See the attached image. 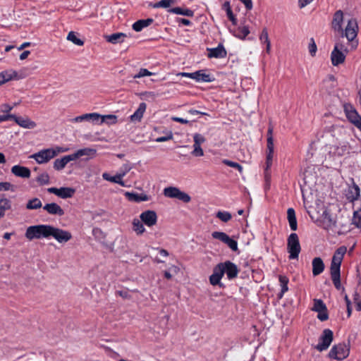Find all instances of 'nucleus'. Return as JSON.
<instances>
[{
	"label": "nucleus",
	"instance_id": "1",
	"mask_svg": "<svg viewBox=\"0 0 361 361\" xmlns=\"http://www.w3.org/2000/svg\"><path fill=\"white\" fill-rule=\"evenodd\" d=\"M343 21V13L341 10L336 11L331 22V27L334 31L338 32L341 35V38L346 37L350 50L357 48L358 40L357 39L358 26L357 20L351 18L348 21V24L343 30L342 23Z\"/></svg>",
	"mask_w": 361,
	"mask_h": 361
},
{
	"label": "nucleus",
	"instance_id": "2",
	"mask_svg": "<svg viewBox=\"0 0 361 361\" xmlns=\"http://www.w3.org/2000/svg\"><path fill=\"white\" fill-rule=\"evenodd\" d=\"M239 273L238 267L231 261L216 264L213 269V273L209 276V282L212 286H219L224 287V284L221 282V279L224 274H226L229 280L235 279Z\"/></svg>",
	"mask_w": 361,
	"mask_h": 361
},
{
	"label": "nucleus",
	"instance_id": "3",
	"mask_svg": "<svg viewBox=\"0 0 361 361\" xmlns=\"http://www.w3.org/2000/svg\"><path fill=\"white\" fill-rule=\"evenodd\" d=\"M273 128L269 127L267 130V156H266V166L264 168V178L266 182H269L271 179L270 169L273 162V157L274 154V145L273 138Z\"/></svg>",
	"mask_w": 361,
	"mask_h": 361
},
{
	"label": "nucleus",
	"instance_id": "4",
	"mask_svg": "<svg viewBox=\"0 0 361 361\" xmlns=\"http://www.w3.org/2000/svg\"><path fill=\"white\" fill-rule=\"evenodd\" d=\"M52 226L40 224L29 226L25 232V237L32 240L33 239L47 238L50 237Z\"/></svg>",
	"mask_w": 361,
	"mask_h": 361
},
{
	"label": "nucleus",
	"instance_id": "5",
	"mask_svg": "<svg viewBox=\"0 0 361 361\" xmlns=\"http://www.w3.org/2000/svg\"><path fill=\"white\" fill-rule=\"evenodd\" d=\"M287 250L289 253V259H298L301 251L299 238L297 233H292L287 239Z\"/></svg>",
	"mask_w": 361,
	"mask_h": 361
},
{
	"label": "nucleus",
	"instance_id": "6",
	"mask_svg": "<svg viewBox=\"0 0 361 361\" xmlns=\"http://www.w3.org/2000/svg\"><path fill=\"white\" fill-rule=\"evenodd\" d=\"M350 349L345 343L334 345L329 353V357L331 359L342 360L349 355Z\"/></svg>",
	"mask_w": 361,
	"mask_h": 361
},
{
	"label": "nucleus",
	"instance_id": "7",
	"mask_svg": "<svg viewBox=\"0 0 361 361\" xmlns=\"http://www.w3.org/2000/svg\"><path fill=\"white\" fill-rule=\"evenodd\" d=\"M333 340V331L329 329H325L323 330L322 335L319 338V343L315 346V348L319 352L326 350V349L329 348Z\"/></svg>",
	"mask_w": 361,
	"mask_h": 361
},
{
	"label": "nucleus",
	"instance_id": "8",
	"mask_svg": "<svg viewBox=\"0 0 361 361\" xmlns=\"http://www.w3.org/2000/svg\"><path fill=\"white\" fill-rule=\"evenodd\" d=\"M56 156V153L54 152V149L53 148H49L33 154L30 156V158L34 159L38 164H41L48 162Z\"/></svg>",
	"mask_w": 361,
	"mask_h": 361
},
{
	"label": "nucleus",
	"instance_id": "9",
	"mask_svg": "<svg viewBox=\"0 0 361 361\" xmlns=\"http://www.w3.org/2000/svg\"><path fill=\"white\" fill-rule=\"evenodd\" d=\"M214 239L219 240L225 243L233 251H238V243L236 240L231 238L226 233L221 231H214L212 233Z\"/></svg>",
	"mask_w": 361,
	"mask_h": 361
},
{
	"label": "nucleus",
	"instance_id": "10",
	"mask_svg": "<svg viewBox=\"0 0 361 361\" xmlns=\"http://www.w3.org/2000/svg\"><path fill=\"white\" fill-rule=\"evenodd\" d=\"M53 237L59 243H66L72 238V234L68 231L52 226L50 237Z\"/></svg>",
	"mask_w": 361,
	"mask_h": 361
},
{
	"label": "nucleus",
	"instance_id": "11",
	"mask_svg": "<svg viewBox=\"0 0 361 361\" xmlns=\"http://www.w3.org/2000/svg\"><path fill=\"white\" fill-rule=\"evenodd\" d=\"M345 112L348 121L361 132V116L351 106H345Z\"/></svg>",
	"mask_w": 361,
	"mask_h": 361
},
{
	"label": "nucleus",
	"instance_id": "12",
	"mask_svg": "<svg viewBox=\"0 0 361 361\" xmlns=\"http://www.w3.org/2000/svg\"><path fill=\"white\" fill-rule=\"evenodd\" d=\"M47 191L63 199L72 197L75 192L74 188L68 187H61L60 188L53 187L48 188Z\"/></svg>",
	"mask_w": 361,
	"mask_h": 361
},
{
	"label": "nucleus",
	"instance_id": "13",
	"mask_svg": "<svg viewBox=\"0 0 361 361\" xmlns=\"http://www.w3.org/2000/svg\"><path fill=\"white\" fill-rule=\"evenodd\" d=\"M140 219L148 227H152L157 224V214L153 210H146L140 215Z\"/></svg>",
	"mask_w": 361,
	"mask_h": 361
},
{
	"label": "nucleus",
	"instance_id": "14",
	"mask_svg": "<svg viewBox=\"0 0 361 361\" xmlns=\"http://www.w3.org/2000/svg\"><path fill=\"white\" fill-rule=\"evenodd\" d=\"M101 118V115L98 113H89L76 116L70 120L72 123H81L84 121L98 123Z\"/></svg>",
	"mask_w": 361,
	"mask_h": 361
},
{
	"label": "nucleus",
	"instance_id": "15",
	"mask_svg": "<svg viewBox=\"0 0 361 361\" xmlns=\"http://www.w3.org/2000/svg\"><path fill=\"white\" fill-rule=\"evenodd\" d=\"M12 120H13L19 126L25 129H33L37 126V123L29 118L27 116H16L13 114Z\"/></svg>",
	"mask_w": 361,
	"mask_h": 361
},
{
	"label": "nucleus",
	"instance_id": "16",
	"mask_svg": "<svg viewBox=\"0 0 361 361\" xmlns=\"http://www.w3.org/2000/svg\"><path fill=\"white\" fill-rule=\"evenodd\" d=\"M352 185L348 186L345 194L347 200L350 202L357 200L360 197V192L359 186L354 182L353 179H352Z\"/></svg>",
	"mask_w": 361,
	"mask_h": 361
},
{
	"label": "nucleus",
	"instance_id": "17",
	"mask_svg": "<svg viewBox=\"0 0 361 361\" xmlns=\"http://www.w3.org/2000/svg\"><path fill=\"white\" fill-rule=\"evenodd\" d=\"M207 51H208L207 56L210 59H222L227 55V51L222 44H219L216 48H207Z\"/></svg>",
	"mask_w": 361,
	"mask_h": 361
},
{
	"label": "nucleus",
	"instance_id": "18",
	"mask_svg": "<svg viewBox=\"0 0 361 361\" xmlns=\"http://www.w3.org/2000/svg\"><path fill=\"white\" fill-rule=\"evenodd\" d=\"M11 173L16 176L28 178L31 175L30 170L25 166L15 165L11 168Z\"/></svg>",
	"mask_w": 361,
	"mask_h": 361
},
{
	"label": "nucleus",
	"instance_id": "19",
	"mask_svg": "<svg viewBox=\"0 0 361 361\" xmlns=\"http://www.w3.org/2000/svg\"><path fill=\"white\" fill-rule=\"evenodd\" d=\"M43 209L46 210L49 214L52 215H58L61 216L64 214V211L63 209L56 203H49L46 204Z\"/></svg>",
	"mask_w": 361,
	"mask_h": 361
},
{
	"label": "nucleus",
	"instance_id": "20",
	"mask_svg": "<svg viewBox=\"0 0 361 361\" xmlns=\"http://www.w3.org/2000/svg\"><path fill=\"white\" fill-rule=\"evenodd\" d=\"M341 51H338L337 49H334L331 54V63L334 66H338L339 64L343 63L345 59V54Z\"/></svg>",
	"mask_w": 361,
	"mask_h": 361
},
{
	"label": "nucleus",
	"instance_id": "21",
	"mask_svg": "<svg viewBox=\"0 0 361 361\" xmlns=\"http://www.w3.org/2000/svg\"><path fill=\"white\" fill-rule=\"evenodd\" d=\"M312 274L316 276L322 274L324 270V264L322 258L315 257L312 259Z\"/></svg>",
	"mask_w": 361,
	"mask_h": 361
},
{
	"label": "nucleus",
	"instance_id": "22",
	"mask_svg": "<svg viewBox=\"0 0 361 361\" xmlns=\"http://www.w3.org/2000/svg\"><path fill=\"white\" fill-rule=\"evenodd\" d=\"M192 78L197 82H212L214 80V78L212 77L211 75L207 74L204 71L200 70L192 73Z\"/></svg>",
	"mask_w": 361,
	"mask_h": 361
},
{
	"label": "nucleus",
	"instance_id": "23",
	"mask_svg": "<svg viewBox=\"0 0 361 361\" xmlns=\"http://www.w3.org/2000/svg\"><path fill=\"white\" fill-rule=\"evenodd\" d=\"M125 196L129 201L135 202H140L142 201H147L149 200V197L143 193L137 194L135 192H126L125 193Z\"/></svg>",
	"mask_w": 361,
	"mask_h": 361
},
{
	"label": "nucleus",
	"instance_id": "24",
	"mask_svg": "<svg viewBox=\"0 0 361 361\" xmlns=\"http://www.w3.org/2000/svg\"><path fill=\"white\" fill-rule=\"evenodd\" d=\"M126 37L127 35L125 33L116 32L110 35H106L104 38L108 42L115 44L123 42Z\"/></svg>",
	"mask_w": 361,
	"mask_h": 361
},
{
	"label": "nucleus",
	"instance_id": "25",
	"mask_svg": "<svg viewBox=\"0 0 361 361\" xmlns=\"http://www.w3.org/2000/svg\"><path fill=\"white\" fill-rule=\"evenodd\" d=\"M71 161H73L71 154L64 156L61 159H56L54 162V168L57 171L62 170Z\"/></svg>",
	"mask_w": 361,
	"mask_h": 361
},
{
	"label": "nucleus",
	"instance_id": "26",
	"mask_svg": "<svg viewBox=\"0 0 361 361\" xmlns=\"http://www.w3.org/2000/svg\"><path fill=\"white\" fill-rule=\"evenodd\" d=\"M287 219L289 223L290 228L292 231H295L298 228L297 219L294 209L288 208L287 210Z\"/></svg>",
	"mask_w": 361,
	"mask_h": 361
},
{
	"label": "nucleus",
	"instance_id": "27",
	"mask_svg": "<svg viewBox=\"0 0 361 361\" xmlns=\"http://www.w3.org/2000/svg\"><path fill=\"white\" fill-rule=\"evenodd\" d=\"M146 108L147 105L145 102L140 103L137 109L133 115L130 116V121L134 122L140 121L146 110Z\"/></svg>",
	"mask_w": 361,
	"mask_h": 361
},
{
	"label": "nucleus",
	"instance_id": "28",
	"mask_svg": "<svg viewBox=\"0 0 361 361\" xmlns=\"http://www.w3.org/2000/svg\"><path fill=\"white\" fill-rule=\"evenodd\" d=\"M153 21L152 18L139 20L133 23V29L136 32H140L143 28L150 25Z\"/></svg>",
	"mask_w": 361,
	"mask_h": 361
},
{
	"label": "nucleus",
	"instance_id": "29",
	"mask_svg": "<svg viewBox=\"0 0 361 361\" xmlns=\"http://www.w3.org/2000/svg\"><path fill=\"white\" fill-rule=\"evenodd\" d=\"M96 149L92 148H84L78 149L76 152L72 154V157L73 160H75L78 158H80L83 156H90L92 157L96 154Z\"/></svg>",
	"mask_w": 361,
	"mask_h": 361
},
{
	"label": "nucleus",
	"instance_id": "30",
	"mask_svg": "<svg viewBox=\"0 0 361 361\" xmlns=\"http://www.w3.org/2000/svg\"><path fill=\"white\" fill-rule=\"evenodd\" d=\"M126 173H123L121 174H117L114 176H111L107 173H104L102 174V177L104 180H109L112 183H118L121 186H125L124 182L122 180V178L125 176Z\"/></svg>",
	"mask_w": 361,
	"mask_h": 361
},
{
	"label": "nucleus",
	"instance_id": "31",
	"mask_svg": "<svg viewBox=\"0 0 361 361\" xmlns=\"http://www.w3.org/2000/svg\"><path fill=\"white\" fill-rule=\"evenodd\" d=\"M259 40L261 41L262 43H264L266 44V52L269 54L270 49H271V42L269 39L267 29L266 27H264L262 30V31L259 35Z\"/></svg>",
	"mask_w": 361,
	"mask_h": 361
},
{
	"label": "nucleus",
	"instance_id": "32",
	"mask_svg": "<svg viewBox=\"0 0 361 361\" xmlns=\"http://www.w3.org/2000/svg\"><path fill=\"white\" fill-rule=\"evenodd\" d=\"M144 223L137 219H134L132 222L133 230L136 233L137 235H140L145 232L144 227Z\"/></svg>",
	"mask_w": 361,
	"mask_h": 361
},
{
	"label": "nucleus",
	"instance_id": "33",
	"mask_svg": "<svg viewBox=\"0 0 361 361\" xmlns=\"http://www.w3.org/2000/svg\"><path fill=\"white\" fill-rule=\"evenodd\" d=\"M222 8L226 12V15L228 19L232 22L233 25H236L237 19L235 17L234 14L233 13L230 2L228 1H225L222 6Z\"/></svg>",
	"mask_w": 361,
	"mask_h": 361
},
{
	"label": "nucleus",
	"instance_id": "34",
	"mask_svg": "<svg viewBox=\"0 0 361 361\" xmlns=\"http://www.w3.org/2000/svg\"><path fill=\"white\" fill-rule=\"evenodd\" d=\"M169 11L173 13L185 16L188 17H192L194 15L193 11L188 8H182L180 7L172 8Z\"/></svg>",
	"mask_w": 361,
	"mask_h": 361
},
{
	"label": "nucleus",
	"instance_id": "35",
	"mask_svg": "<svg viewBox=\"0 0 361 361\" xmlns=\"http://www.w3.org/2000/svg\"><path fill=\"white\" fill-rule=\"evenodd\" d=\"M279 282H280L281 286V293L279 294V298H281L283 297V294L286 292H287L288 290V283L289 279L286 276L280 275L279 276Z\"/></svg>",
	"mask_w": 361,
	"mask_h": 361
},
{
	"label": "nucleus",
	"instance_id": "36",
	"mask_svg": "<svg viewBox=\"0 0 361 361\" xmlns=\"http://www.w3.org/2000/svg\"><path fill=\"white\" fill-rule=\"evenodd\" d=\"M17 75V73L16 71L11 72H2L0 73V85L4 84L5 82L12 80L16 78Z\"/></svg>",
	"mask_w": 361,
	"mask_h": 361
},
{
	"label": "nucleus",
	"instance_id": "37",
	"mask_svg": "<svg viewBox=\"0 0 361 361\" xmlns=\"http://www.w3.org/2000/svg\"><path fill=\"white\" fill-rule=\"evenodd\" d=\"M342 260L343 259L338 258V257L333 256L330 267L331 273L341 272L340 269Z\"/></svg>",
	"mask_w": 361,
	"mask_h": 361
},
{
	"label": "nucleus",
	"instance_id": "38",
	"mask_svg": "<svg viewBox=\"0 0 361 361\" xmlns=\"http://www.w3.org/2000/svg\"><path fill=\"white\" fill-rule=\"evenodd\" d=\"M106 123L108 125H112L117 123V116L113 114L102 116L98 123Z\"/></svg>",
	"mask_w": 361,
	"mask_h": 361
},
{
	"label": "nucleus",
	"instance_id": "39",
	"mask_svg": "<svg viewBox=\"0 0 361 361\" xmlns=\"http://www.w3.org/2000/svg\"><path fill=\"white\" fill-rule=\"evenodd\" d=\"M180 191V190L178 188L169 187L164 189V194L166 197L178 199Z\"/></svg>",
	"mask_w": 361,
	"mask_h": 361
},
{
	"label": "nucleus",
	"instance_id": "40",
	"mask_svg": "<svg viewBox=\"0 0 361 361\" xmlns=\"http://www.w3.org/2000/svg\"><path fill=\"white\" fill-rule=\"evenodd\" d=\"M250 30L247 26L239 27L234 32V35L241 39H245L249 35Z\"/></svg>",
	"mask_w": 361,
	"mask_h": 361
},
{
	"label": "nucleus",
	"instance_id": "41",
	"mask_svg": "<svg viewBox=\"0 0 361 361\" xmlns=\"http://www.w3.org/2000/svg\"><path fill=\"white\" fill-rule=\"evenodd\" d=\"M11 202L7 198L0 199V213L2 214V216H5V212L11 209Z\"/></svg>",
	"mask_w": 361,
	"mask_h": 361
},
{
	"label": "nucleus",
	"instance_id": "42",
	"mask_svg": "<svg viewBox=\"0 0 361 361\" xmlns=\"http://www.w3.org/2000/svg\"><path fill=\"white\" fill-rule=\"evenodd\" d=\"M42 206V202L39 198L35 197L32 200H30L27 204V209H37L41 208Z\"/></svg>",
	"mask_w": 361,
	"mask_h": 361
},
{
	"label": "nucleus",
	"instance_id": "43",
	"mask_svg": "<svg viewBox=\"0 0 361 361\" xmlns=\"http://www.w3.org/2000/svg\"><path fill=\"white\" fill-rule=\"evenodd\" d=\"M314 305L311 309L312 311L318 312L326 310V306L321 299H314Z\"/></svg>",
	"mask_w": 361,
	"mask_h": 361
},
{
	"label": "nucleus",
	"instance_id": "44",
	"mask_svg": "<svg viewBox=\"0 0 361 361\" xmlns=\"http://www.w3.org/2000/svg\"><path fill=\"white\" fill-rule=\"evenodd\" d=\"M174 0H161L153 4H150L152 8H169L171 4H174Z\"/></svg>",
	"mask_w": 361,
	"mask_h": 361
},
{
	"label": "nucleus",
	"instance_id": "45",
	"mask_svg": "<svg viewBox=\"0 0 361 361\" xmlns=\"http://www.w3.org/2000/svg\"><path fill=\"white\" fill-rule=\"evenodd\" d=\"M331 277L335 288L339 290L341 288V272L331 273Z\"/></svg>",
	"mask_w": 361,
	"mask_h": 361
},
{
	"label": "nucleus",
	"instance_id": "46",
	"mask_svg": "<svg viewBox=\"0 0 361 361\" xmlns=\"http://www.w3.org/2000/svg\"><path fill=\"white\" fill-rule=\"evenodd\" d=\"M67 39L71 41L73 44L78 46H82L84 44V42L82 39L78 38L75 32L73 31L70 32L68 34Z\"/></svg>",
	"mask_w": 361,
	"mask_h": 361
},
{
	"label": "nucleus",
	"instance_id": "47",
	"mask_svg": "<svg viewBox=\"0 0 361 361\" xmlns=\"http://www.w3.org/2000/svg\"><path fill=\"white\" fill-rule=\"evenodd\" d=\"M216 216L218 219H219L221 221H222L223 222H225V223L230 221L232 218L231 213H229L228 212H221V211H219L216 214Z\"/></svg>",
	"mask_w": 361,
	"mask_h": 361
},
{
	"label": "nucleus",
	"instance_id": "48",
	"mask_svg": "<svg viewBox=\"0 0 361 361\" xmlns=\"http://www.w3.org/2000/svg\"><path fill=\"white\" fill-rule=\"evenodd\" d=\"M343 38H340L336 42L335 46L334 49H337L338 51H343L345 53H348L349 51L348 48L345 45L344 42H343Z\"/></svg>",
	"mask_w": 361,
	"mask_h": 361
},
{
	"label": "nucleus",
	"instance_id": "49",
	"mask_svg": "<svg viewBox=\"0 0 361 361\" xmlns=\"http://www.w3.org/2000/svg\"><path fill=\"white\" fill-rule=\"evenodd\" d=\"M16 186L8 183V182H1L0 183V191H11L15 192Z\"/></svg>",
	"mask_w": 361,
	"mask_h": 361
},
{
	"label": "nucleus",
	"instance_id": "50",
	"mask_svg": "<svg viewBox=\"0 0 361 361\" xmlns=\"http://www.w3.org/2000/svg\"><path fill=\"white\" fill-rule=\"evenodd\" d=\"M353 224L357 228H361V209L354 212L353 217Z\"/></svg>",
	"mask_w": 361,
	"mask_h": 361
},
{
	"label": "nucleus",
	"instance_id": "51",
	"mask_svg": "<svg viewBox=\"0 0 361 361\" xmlns=\"http://www.w3.org/2000/svg\"><path fill=\"white\" fill-rule=\"evenodd\" d=\"M37 181L39 183V185H47L49 183V176L48 173H43L39 175L37 178Z\"/></svg>",
	"mask_w": 361,
	"mask_h": 361
},
{
	"label": "nucleus",
	"instance_id": "52",
	"mask_svg": "<svg viewBox=\"0 0 361 361\" xmlns=\"http://www.w3.org/2000/svg\"><path fill=\"white\" fill-rule=\"evenodd\" d=\"M222 162L226 164V166H228L232 168H235L239 171L240 173H242L243 171V167L241 165H240L237 162H234L228 159H224Z\"/></svg>",
	"mask_w": 361,
	"mask_h": 361
},
{
	"label": "nucleus",
	"instance_id": "53",
	"mask_svg": "<svg viewBox=\"0 0 361 361\" xmlns=\"http://www.w3.org/2000/svg\"><path fill=\"white\" fill-rule=\"evenodd\" d=\"M152 75H154V73L149 71L147 69L140 68L139 72L133 75V78H140L145 76H151Z\"/></svg>",
	"mask_w": 361,
	"mask_h": 361
},
{
	"label": "nucleus",
	"instance_id": "54",
	"mask_svg": "<svg viewBox=\"0 0 361 361\" xmlns=\"http://www.w3.org/2000/svg\"><path fill=\"white\" fill-rule=\"evenodd\" d=\"M193 141L194 145H201L202 143H204L206 141V139L204 137L200 134V133H195L193 135Z\"/></svg>",
	"mask_w": 361,
	"mask_h": 361
},
{
	"label": "nucleus",
	"instance_id": "55",
	"mask_svg": "<svg viewBox=\"0 0 361 361\" xmlns=\"http://www.w3.org/2000/svg\"><path fill=\"white\" fill-rule=\"evenodd\" d=\"M347 252V248L345 246L339 247L334 252V256L338 257V258L343 259L344 255Z\"/></svg>",
	"mask_w": 361,
	"mask_h": 361
},
{
	"label": "nucleus",
	"instance_id": "56",
	"mask_svg": "<svg viewBox=\"0 0 361 361\" xmlns=\"http://www.w3.org/2000/svg\"><path fill=\"white\" fill-rule=\"evenodd\" d=\"M193 150L191 154L195 157H202L204 155L203 149L201 145H193Z\"/></svg>",
	"mask_w": 361,
	"mask_h": 361
},
{
	"label": "nucleus",
	"instance_id": "57",
	"mask_svg": "<svg viewBox=\"0 0 361 361\" xmlns=\"http://www.w3.org/2000/svg\"><path fill=\"white\" fill-rule=\"evenodd\" d=\"M308 49H309L310 54L312 56H314L316 54L317 48V45H316L315 42L313 38L310 39V42L309 44Z\"/></svg>",
	"mask_w": 361,
	"mask_h": 361
},
{
	"label": "nucleus",
	"instance_id": "58",
	"mask_svg": "<svg viewBox=\"0 0 361 361\" xmlns=\"http://www.w3.org/2000/svg\"><path fill=\"white\" fill-rule=\"evenodd\" d=\"M324 221H326V225L328 227L335 226L336 221L332 219L331 216L329 213L326 212H324Z\"/></svg>",
	"mask_w": 361,
	"mask_h": 361
},
{
	"label": "nucleus",
	"instance_id": "59",
	"mask_svg": "<svg viewBox=\"0 0 361 361\" xmlns=\"http://www.w3.org/2000/svg\"><path fill=\"white\" fill-rule=\"evenodd\" d=\"M178 200H181L185 203H188L190 202L191 197L188 194L180 190L178 194Z\"/></svg>",
	"mask_w": 361,
	"mask_h": 361
},
{
	"label": "nucleus",
	"instance_id": "60",
	"mask_svg": "<svg viewBox=\"0 0 361 361\" xmlns=\"http://www.w3.org/2000/svg\"><path fill=\"white\" fill-rule=\"evenodd\" d=\"M13 109V106L9 105L8 104H2L0 106V112L5 113L6 114H10L9 112Z\"/></svg>",
	"mask_w": 361,
	"mask_h": 361
},
{
	"label": "nucleus",
	"instance_id": "61",
	"mask_svg": "<svg viewBox=\"0 0 361 361\" xmlns=\"http://www.w3.org/2000/svg\"><path fill=\"white\" fill-rule=\"evenodd\" d=\"M317 318L322 322L326 321L329 319L327 308H326V310L318 312Z\"/></svg>",
	"mask_w": 361,
	"mask_h": 361
},
{
	"label": "nucleus",
	"instance_id": "62",
	"mask_svg": "<svg viewBox=\"0 0 361 361\" xmlns=\"http://www.w3.org/2000/svg\"><path fill=\"white\" fill-rule=\"evenodd\" d=\"M116 295H119L120 297L123 298V299H130L131 298V295H130L128 290H116Z\"/></svg>",
	"mask_w": 361,
	"mask_h": 361
},
{
	"label": "nucleus",
	"instance_id": "63",
	"mask_svg": "<svg viewBox=\"0 0 361 361\" xmlns=\"http://www.w3.org/2000/svg\"><path fill=\"white\" fill-rule=\"evenodd\" d=\"M173 138V135L171 133H169V135L167 136H162V137H159L156 139V142H166V141H168V140H170Z\"/></svg>",
	"mask_w": 361,
	"mask_h": 361
},
{
	"label": "nucleus",
	"instance_id": "64",
	"mask_svg": "<svg viewBox=\"0 0 361 361\" xmlns=\"http://www.w3.org/2000/svg\"><path fill=\"white\" fill-rule=\"evenodd\" d=\"M358 298H359V295L356 293L355 294V298H354L355 302L356 305V310L357 311H361V300H358Z\"/></svg>",
	"mask_w": 361,
	"mask_h": 361
}]
</instances>
